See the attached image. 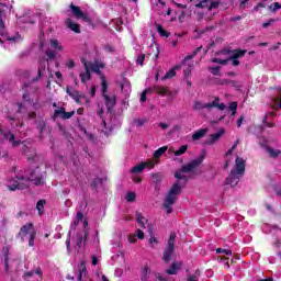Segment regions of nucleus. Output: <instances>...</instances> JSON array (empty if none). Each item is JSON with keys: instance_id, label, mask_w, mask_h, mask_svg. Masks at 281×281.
<instances>
[{"instance_id": "25", "label": "nucleus", "mask_w": 281, "mask_h": 281, "mask_svg": "<svg viewBox=\"0 0 281 281\" xmlns=\"http://www.w3.org/2000/svg\"><path fill=\"white\" fill-rule=\"evenodd\" d=\"M247 54V50H243L240 48H236L233 50L232 55L228 57L229 59H238L243 58Z\"/></svg>"}, {"instance_id": "46", "label": "nucleus", "mask_w": 281, "mask_h": 281, "mask_svg": "<svg viewBox=\"0 0 281 281\" xmlns=\"http://www.w3.org/2000/svg\"><path fill=\"white\" fill-rule=\"evenodd\" d=\"M144 60H146V54H140L136 59V65L144 67Z\"/></svg>"}, {"instance_id": "35", "label": "nucleus", "mask_w": 281, "mask_h": 281, "mask_svg": "<svg viewBox=\"0 0 281 281\" xmlns=\"http://www.w3.org/2000/svg\"><path fill=\"white\" fill-rule=\"evenodd\" d=\"M188 151V145H182L179 150L173 151L175 157H181V155H186Z\"/></svg>"}, {"instance_id": "42", "label": "nucleus", "mask_w": 281, "mask_h": 281, "mask_svg": "<svg viewBox=\"0 0 281 281\" xmlns=\"http://www.w3.org/2000/svg\"><path fill=\"white\" fill-rule=\"evenodd\" d=\"M232 87L236 89V91H240L243 89V83L240 81L231 80Z\"/></svg>"}, {"instance_id": "10", "label": "nucleus", "mask_w": 281, "mask_h": 281, "mask_svg": "<svg viewBox=\"0 0 281 281\" xmlns=\"http://www.w3.org/2000/svg\"><path fill=\"white\" fill-rule=\"evenodd\" d=\"M36 125L40 131V139H45V133L47 135L52 133V128L47 127V122H45V120L43 119L37 120Z\"/></svg>"}, {"instance_id": "48", "label": "nucleus", "mask_w": 281, "mask_h": 281, "mask_svg": "<svg viewBox=\"0 0 281 281\" xmlns=\"http://www.w3.org/2000/svg\"><path fill=\"white\" fill-rule=\"evenodd\" d=\"M46 56H47L48 60H54L56 58V52H54L52 49H47Z\"/></svg>"}, {"instance_id": "21", "label": "nucleus", "mask_w": 281, "mask_h": 281, "mask_svg": "<svg viewBox=\"0 0 281 281\" xmlns=\"http://www.w3.org/2000/svg\"><path fill=\"white\" fill-rule=\"evenodd\" d=\"M46 67L47 64H45V60H41L37 68V77L33 79L34 82H38V80L43 78V74H45Z\"/></svg>"}, {"instance_id": "43", "label": "nucleus", "mask_w": 281, "mask_h": 281, "mask_svg": "<svg viewBox=\"0 0 281 281\" xmlns=\"http://www.w3.org/2000/svg\"><path fill=\"white\" fill-rule=\"evenodd\" d=\"M125 199L127 203H133L135 199H137V195L135 194V192H127Z\"/></svg>"}, {"instance_id": "40", "label": "nucleus", "mask_w": 281, "mask_h": 281, "mask_svg": "<svg viewBox=\"0 0 281 281\" xmlns=\"http://www.w3.org/2000/svg\"><path fill=\"white\" fill-rule=\"evenodd\" d=\"M148 273H149L148 266H145L142 271L140 280L148 281Z\"/></svg>"}, {"instance_id": "24", "label": "nucleus", "mask_w": 281, "mask_h": 281, "mask_svg": "<svg viewBox=\"0 0 281 281\" xmlns=\"http://www.w3.org/2000/svg\"><path fill=\"white\" fill-rule=\"evenodd\" d=\"M109 93V82L106 81V77L101 76V95H108Z\"/></svg>"}, {"instance_id": "37", "label": "nucleus", "mask_w": 281, "mask_h": 281, "mask_svg": "<svg viewBox=\"0 0 281 281\" xmlns=\"http://www.w3.org/2000/svg\"><path fill=\"white\" fill-rule=\"evenodd\" d=\"M213 102H215L216 105H212V109L215 108V109H220V111H225V108H226L225 103H221V104L218 103L221 102V99L215 98Z\"/></svg>"}, {"instance_id": "6", "label": "nucleus", "mask_w": 281, "mask_h": 281, "mask_svg": "<svg viewBox=\"0 0 281 281\" xmlns=\"http://www.w3.org/2000/svg\"><path fill=\"white\" fill-rule=\"evenodd\" d=\"M69 9L71 10L72 16H75L77 20L85 21L86 23H91V18L87 13H83L82 9L80 7L70 3Z\"/></svg>"}, {"instance_id": "45", "label": "nucleus", "mask_w": 281, "mask_h": 281, "mask_svg": "<svg viewBox=\"0 0 281 281\" xmlns=\"http://www.w3.org/2000/svg\"><path fill=\"white\" fill-rule=\"evenodd\" d=\"M211 63H215L217 65H227V63H229V59L212 58Z\"/></svg>"}, {"instance_id": "38", "label": "nucleus", "mask_w": 281, "mask_h": 281, "mask_svg": "<svg viewBox=\"0 0 281 281\" xmlns=\"http://www.w3.org/2000/svg\"><path fill=\"white\" fill-rule=\"evenodd\" d=\"M154 91L156 93H159V95H166V93H168V89H166V87H160V86H156L154 88Z\"/></svg>"}, {"instance_id": "64", "label": "nucleus", "mask_w": 281, "mask_h": 281, "mask_svg": "<svg viewBox=\"0 0 281 281\" xmlns=\"http://www.w3.org/2000/svg\"><path fill=\"white\" fill-rule=\"evenodd\" d=\"M146 93H148L147 90L143 91L140 94V102H146L147 98H146Z\"/></svg>"}, {"instance_id": "62", "label": "nucleus", "mask_w": 281, "mask_h": 281, "mask_svg": "<svg viewBox=\"0 0 281 281\" xmlns=\"http://www.w3.org/2000/svg\"><path fill=\"white\" fill-rule=\"evenodd\" d=\"M272 23H276V20L270 19V20H268L267 22H265V23L262 24V27H269Z\"/></svg>"}, {"instance_id": "32", "label": "nucleus", "mask_w": 281, "mask_h": 281, "mask_svg": "<svg viewBox=\"0 0 281 281\" xmlns=\"http://www.w3.org/2000/svg\"><path fill=\"white\" fill-rule=\"evenodd\" d=\"M65 115V108H59L57 110L54 111V114H53V120H57V117H60V120H63Z\"/></svg>"}, {"instance_id": "7", "label": "nucleus", "mask_w": 281, "mask_h": 281, "mask_svg": "<svg viewBox=\"0 0 281 281\" xmlns=\"http://www.w3.org/2000/svg\"><path fill=\"white\" fill-rule=\"evenodd\" d=\"M220 5H223V1L201 0L198 4H195V8H207L209 12H212L213 10L218 9Z\"/></svg>"}, {"instance_id": "36", "label": "nucleus", "mask_w": 281, "mask_h": 281, "mask_svg": "<svg viewBox=\"0 0 281 281\" xmlns=\"http://www.w3.org/2000/svg\"><path fill=\"white\" fill-rule=\"evenodd\" d=\"M45 203H47L46 200H40L37 201V204H36V210L38 212V214H43V210H45Z\"/></svg>"}, {"instance_id": "19", "label": "nucleus", "mask_w": 281, "mask_h": 281, "mask_svg": "<svg viewBox=\"0 0 281 281\" xmlns=\"http://www.w3.org/2000/svg\"><path fill=\"white\" fill-rule=\"evenodd\" d=\"M22 150L24 155H26L29 161H34L36 159V150L34 148L27 147V145H24L22 147Z\"/></svg>"}, {"instance_id": "33", "label": "nucleus", "mask_w": 281, "mask_h": 281, "mask_svg": "<svg viewBox=\"0 0 281 281\" xmlns=\"http://www.w3.org/2000/svg\"><path fill=\"white\" fill-rule=\"evenodd\" d=\"M184 172L181 171V169H179L178 171L175 172L173 177L176 179H178L179 181H184L187 182L188 181V176L183 175Z\"/></svg>"}, {"instance_id": "34", "label": "nucleus", "mask_w": 281, "mask_h": 281, "mask_svg": "<svg viewBox=\"0 0 281 281\" xmlns=\"http://www.w3.org/2000/svg\"><path fill=\"white\" fill-rule=\"evenodd\" d=\"M166 150H168V146L159 147V148L154 153V159H159V157H161V155H164V153H166Z\"/></svg>"}, {"instance_id": "16", "label": "nucleus", "mask_w": 281, "mask_h": 281, "mask_svg": "<svg viewBox=\"0 0 281 281\" xmlns=\"http://www.w3.org/2000/svg\"><path fill=\"white\" fill-rule=\"evenodd\" d=\"M90 69L91 71H93V74H97V76H100V80H102V76H104V74H102V70L100 69H104V63L97 61L94 64H91Z\"/></svg>"}, {"instance_id": "63", "label": "nucleus", "mask_w": 281, "mask_h": 281, "mask_svg": "<svg viewBox=\"0 0 281 281\" xmlns=\"http://www.w3.org/2000/svg\"><path fill=\"white\" fill-rule=\"evenodd\" d=\"M280 8H281L280 2H274L273 8H272V12H278V10H280Z\"/></svg>"}, {"instance_id": "3", "label": "nucleus", "mask_w": 281, "mask_h": 281, "mask_svg": "<svg viewBox=\"0 0 281 281\" xmlns=\"http://www.w3.org/2000/svg\"><path fill=\"white\" fill-rule=\"evenodd\" d=\"M25 236H29V247H34V240H36V228H34V223L29 222L20 228L18 238L21 239V243H25Z\"/></svg>"}, {"instance_id": "2", "label": "nucleus", "mask_w": 281, "mask_h": 281, "mask_svg": "<svg viewBox=\"0 0 281 281\" xmlns=\"http://www.w3.org/2000/svg\"><path fill=\"white\" fill-rule=\"evenodd\" d=\"M182 190L181 181L178 180L172 184L162 203V207L167 210V214H172V205H175V201H177V196L178 194H181Z\"/></svg>"}, {"instance_id": "20", "label": "nucleus", "mask_w": 281, "mask_h": 281, "mask_svg": "<svg viewBox=\"0 0 281 281\" xmlns=\"http://www.w3.org/2000/svg\"><path fill=\"white\" fill-rule=\"evenodd\" d=\"M207 131H210V128H207V127L200 128V130L195 131L192 134V140L193 142H199V139H203V137H205V135H207Z\"/></svg>"}, {"instance_id": "60", "label": "nucleus", "mask_w": 281, "mask_h": 281, "mask_svg": "<svg viewBox=\"0 0 281 281\" xmlns=\"http://www.w3.org/2000/svg\"><path fill=\"white\" fill-rule=\"evenodd\" d=\"M127 239H128V243L131 244L137 243V237L135 235H128Z\"/></svg>"}, {"instance_id": "13", "label": "nucleus", "mask_w": 281, "mask_h": 281, "mask_svg": "<svg viewBox=\"0 0 281 281\" xmlns=\"http://www.w3.org/2000/svg\"><path fill=\"white\" fill-rule=\"evenodd\" d=\"M145 168H155V162L149 161V162H142L137 166H134L131 169L132 175H139L140 172H144Z\"/></svg>"}, {"instance_id": "49", "label": "nucleus", "mask_w": 281, "mask_h": 281, "mask_svg": "<svg viewBox=\"0 0 281 281\" xmlns=\"http://www.w3.org/2000/svg\"><path fill=\"white\" fill-rule=\"evenodd\" d=\"M144 124H146V119H136L134 120V125L137 126L138 128L144 126Z\"/></svg>"}, {"instance_id": "58", "label": "nucleus", "mask_w": 281, "mask_h": 281, "mask_svg": "<svg viewBox=\"0 0 281 281\" xmlns=\"http://www.w3.org/2000/svg\"><path fill=\"white\" fill-rule=\"evenodd\" d=\"M24 102H33L32 98H30V92H24L22 95Z\"/></svg>"}, {"instance_id": "26", "label": "nucleus", "mask_w": 281, "mask_h": 281, "mask_svg": "<svg viewBox=\"0 0 281 281\" xmlns=\"http://www.w3.org/2000/svg\"><path fill=\"white\" fill-rule=\"evenodd\" d=\"M177 69H179L178 66L171 68L169 71L166 72L165 76L161 77L162 81L169 80L170 78H175L177 76Z\"/></svg>"}, {"instance_id": "53", "label": "nucleus", "mask_w": 281, "mask_h": 281, "mask_svg": "<svg viewBox=\"0 0 281 281\" xmlns=\"http://www.w3.org/2000/svg\"><path fill=\"white\" fill-rule=\"evenodd\" d=\"M76 245L78 249H82V235L80 234L77 235Z\"/></svg>"}, {"instance_id": "52", "label": "nucleus", "mask_w": 281, "mask_h": 281, "mask_svg": "<svg viewBox=\"0 0 281 281\" xmlns=\"http://www.w3.org/2000/svg\"><path fill=\"white\" fill-rule=\"evenodd\" d=\"M83 273H87V265L85 263V261H81L79 268V276H82Z\"/></svg>"}, {"instance_id": "55", "label": "nucleus", "mask_w": 281, "mask_h": 281, "mask_svg": "<svg viewBox=\"0 0 281 281\" xmlns=\"http://www.w3.org/2000/svg\"><path fill=\"white\" fill-rule=\"evenodd\" d=\"M98 183L102 184V178H95V179L91 182V188H93V189L98 188Z\"/></svg>"}, {"instance_id": "51", "label": "nucleus", "mask_w": 281, "mask_h": 281, "mask_svg": "<svg viewBox=\"0 0 281 281\" xmlns=\"http://www.w3.org/2000/svg\"><path fill=\"white\" fill-rule=\"evenodd\" d=\"M216 254H225L226 256H232V250L229 249H223V248H216Z\"/></svg>"}, {"instance_id": "50", "label": "nucleus", "mask_w": 281, "mask_h": 281, "mask_svg": "<svg viewBox=\"0 0 281 281\" xmlns=\"http://www.w3.org/2000/svg\"><path fill=\"white\" fill-rule=\"evenodd\" d=\"M151 179H154V183H161V175L160 173H151Z\"/></svg>"}, {"instance_id": "31", "label": "nucleus", "mask_w": 281, "mask_h": 281, "mask_svg": "<svg viewBox=\"0 0 281 281\" xmlns=\"http://www.w3.org/2000/svg\"><path fill=\"white\" fill-rule=\"evenodd\" d=\"M177 271H179V265L172 262L170 268L166 270V273H168V276H177Z\"/></svg>"}, {"instance_id": "56", "label": "nucleus", "mask_w": 281, "mask_h": 281, "mask_svg": "<svg viewBox=\"0 0 281 281\" xmlns=\"http://www.w3.org/2000/svg\"><path fill=\"white\" fill-rule=\"evenodd\" d=\"M66 67L68 69H74V67H76V63L74 61V59H69L68 61H66Z\"/></svg>"}, {"instance_id": "61", "label": "nucleus", "mask_w": 281, "mask_h": 281, "mask_svg": "<svg viewBox=\"0 0 281 281\" xmlns=\"http://www.w3.org/2000/svg\"><path fill=\"white\" fill-rule=\"evenodd\" d=\"M136 236L139 240H144V231L137 229L136 231Z\"/></svg>"}, {"instance_id": "27", "label": "nucleus", "mask_w": 281, "mask_h": 281, "mask_svg": "<svg viewBox=\"0 0 281 281\" xmlns=\"http://www.w3.org/2000/svg\"><path fill=\"white\" fill-rule=\"evenodd\" d=\"M80 221H82L83 227H87L89 225V221H87V218H85V214H82V212L79 211V212H77L75 223L78 224V223H80Z\"/></svg>"}, {"instance_id": "17", "label": "nucleus", "mask_w": 281, "mask_h": 281, "mask_svg": "<svg viewBox=\"0 0 281 281\" xmlns=\"http://www.w3.org/2000/svg\"><path fill=\"white\" fill-rule=\"evenodd\" d=\"M212 106H216V102L203 103L201 101H195L193 104V111H203V109H212Z\"/></svg>"}, {"instance_id": "29", "label": "nucleus", "mask_w": 281, "mask_h": 281, "mask_svg": "<svg viewBox=\"0 0 281 281\" xmlns=\"http://www.w3.org/2000/svg\"><path fill=\"white\" fill-rule=\"evenodd\" d=\"M4 251V270L9 271L10 270V257L8 256V254H10V250L8 249V247L3 248Z\"/></svg>"}, {"instance_id": "12", "label": "nucleus", "mask_w": 281, "mask_h": 281, "mask_svg": "<svg viewBox=\"0 0 281 281\" xmlns=\"http://www.w3.org/2000/svg\"><path fill=\"white\" fill-rule=\"evenodd\" d=\"M103 99L108 109V113H113V109L115 108V104H117V99L115 95L104 94Z\"/></svg>"}, {"instance_id": "9", "label": "nucleus", "mask_w": 281, "mask_h": 281, "mask_svg": "<svg viewBox=\"0 0 281 281\" xmlns=\"http://www.w3.org/2000/svg\"><path fill=\"white\" fill-rule=\"evenodd\" d=\"M239 181H240V175H238L236 170L232 169L231 173L225 179V186H229L231 188H236Z\"/></svg>"}, {"instance_id": "41", "label": "nucleus", "mask_w": 281, "mask_h": 281, "mask_svg": "<svg viewBox=\"0 0 281 281\" xmlns=\"http://www.w3.org/2000/svg\"><path fill=\"white\" fill-rule=\"evenodd\" d=\"M136 221L138 222L140 227H146V225L144 224V215L139 213V211H136Z\"/></svg>"}, {"instance_id": "59", "label": "nucleus", "mask_w": 281, "mask_h": 281, "mask_svg": "<svg viewBox=\"0 0 281 281\" xmlns=\"http://www.w3.org/2000/svg\"><path fill=\"white\" fill-rule=\"evenodd\" d=\"M232 82V79H220V81L217 82V85H229Z\"/></svg>"}, {"instance_id": "57", "label": "nucleus", "mask_w": 281, "mask_h": 281, "mask_svg": "<svg viewBox=\"0 0 281 281\" xmlns=\"http://www.w3.org/2000/svg\"><path fill=\"white\" fill-rule=\"evenodd\" d=\"M104 50L109 52L110 54H113V52H115V48L113 46H111L110 44L104 45Z\"/></svg>"}, {"instance_id": "54", "label": "nucleus", "mask_w": 281, "mask_h": 281, "mask_svg": "<svg viewBox=\"0 0 281 281\" xmlns=\"http://www.w3.org/2000/svg\"><path fill=\"white\" fill-rule=\"evenodd\" d=\"M66 248H67V251H71V234H68L67 236Z\"/></svg>"}, {"instance_id": "23", "label": "nucleus", "mask_w": 281, "mask_h": 281, "mask_svg": "<svg viewBox=\"0 0 281 281\" xmlns=\"http://www.w3.org/2000/svg\"><path fill=\"white\" fill-rule=\"evenodd\" d=\"M266 153H268L270 159H278L281 155V150L280 149H274L271 146H267L266 147Z\"/></svg>"}, {"instance_id": "1", "label": "nucleus", "mask_w": 281, "mask_h": 281, "mask_svg": "<svg viewBox=\"0 0 281 281\" xmlns=\"http://www.w3.org/2000/svg\"><path fill=\"white\" fill-rule=\"evenodd\" d=\"M16 179L13 184L9 186L10 192L25 190L30 186V181L33 186H45V172L41 170V167L25 171L24 175H18Z\"/></svg>"}, {"instance_id": "15", "label": "nucleus", "mask_w": 281, "mask_h": 281, "mask_svg": "<svg viewBox=\"0 0 281 281\" xmlns=\"http://www.w3.org/2000/svg\"><path fill=\"white\" fill-rule=\"evenodd\" d=\"M223 135H225V130L221 128L217 133L211 134L209 139L205 142V144L207 146H212V144H214L215 142H218V139L222 138Z\"/></svg>"}, {"instance_id": "11", "label": "nucleus", "mask_w": 281, "mask_h": 281, "mask_svg": "<svg viewBox=\"0 0 281 281\" xmlns=\"http://www.w3.org/2000/svg\"><path fill=\"white\" fill-rule=\"evenodd\" d=\"M0 135H3V137L9 140V144L13 146V148H16V146H21V140H16V137L12 132H3V130L0 127Z\"/></svg>"}, {"instance_id": "47", "label": "nucleus", "mask_w": 281, "mask_h": 281, "mask_svg": "<svg viewBox=\"0 0 281 281\" xmlns=\"http://www.w3.org/2000/svg\"><path fill=\"white\" fill-rule=\"evenodd\" d=\"M74 115H76L75 111H71V112L64 111V116H61V120H71Z\"/></svg>"}, {"instance_id": "18", "label": "nucleus", "mask_w": 281, "mask_h": 281, "mask_svg": "<svg viewBox=\"0 0 281 281\" xmlns=\"http://www.w3.org/2000/svg\"><path fill=\"white\" fill-rule=\"evenodd\" d=\"M66 27H68V30H71V32H75V34H80V24L74 22V20H71V18H68L65 22Z\"/></svg>"}, {"instance_id": "28", "label": "nucleus", "mask_w": 281, "mask_h": 281, "mask_svg": "<svg viewBox=\"0 0 281 281\" xmlns=\"http://www.w3.org/2000/svg\"><path fill=\"white\" fill-rule=\"evenodd\" d=\"M50 47L56 52H63V44L58 40H49Z\"/></svg>"}, {"instance_id": "14", "label": "nucleus", "mask_w": 281, "mask_h": 281, "mask_svg": "<svg viewBox=\"0 0 281 281\" xmlns=\"http://www.w3.org/2000/svg\"><path fill=\"white\" fill-rule=\"evenodd\" d=\"M235 172L243 177L245 175V159L237 157L235 160Z\"/></svg>"}, {"instance_id": "44", "label": "nucleus", "mask_w": 281, "mask_h": 281, "mask_svg": "<svg viewBox=\"0 0 281 281\" xmlns=\"http://www.w3.org/2000/svg\"><path fill=\"white\" fill-rule=\"evenodd\" d=\"M229 111H232V115H236V111L238 109V103L236 101H233L228 105Z\"/></svg>"}, {"instance_id": "4", "label": "nucleus", "mask_w": 281, "mask_h": 281, "mask_svg": "<svg viewBox=\"0 0 281 281\" xmlns=\"http://www.w3.org/2000/svg\"><path fill=\"white\" fill-rule=\"evenodd\" d=\"M177 238L176 233H171L168 239V248L162 252V260L166 262V265L170 263V260H172V255L175 254V239Z\"/></svg>"}, {"instance_id": "8", "label": "nucleus", "mask_w": 281, "mask_h": 281, "mask_svg": "<svg viewBox=\"0 0 281 281\" xmlns=\"http://www.w3.org/2000/svg\"><path fill=\"white\" fill-rule=\"evenodd\" d=\"M66 93L70 95V98H72V100H75L77 104H82V101L86 102V104H89V98H87V95H85L80 91L75 90L71 92L69 89H67Z\"/></svg>"}, {"instance_id": "5", "label": "nucleus", "mask_w": 281, "mask_h": 281, "mask_svg": "<svg viewBox=\"0 0 281 281\" xmlns=\"http://www.w3.org/2000/svg\"><path fill=\"white\" fill-rule=\"evenodd\" d=\"M204 160H205V153L200 155L198 158L191 160L187 165H183L181 167V172H184L186 175L194 172V170H196L199 166L203 164Z\"/></svg>"}, {"instance_id": "39", "label": "nucleus", "mask_w": 281, "mask_h": 281, "mask_svg": "<svg viewBox=\"0 0 281 281\" xmlns=\"http://www.w3.org/2000/svg\"><path fill=\"white\" fill-rule=\"evenodd\" d=\"M209 71L213 76H221V66L209 67Z\"/></svg>"}, {"instance_id": "30", "label": "nucleus", "mask_w": 281, "mask_h": 281, "mask_svg": "<svg viewBox=\"0 0 281 281\" xmlns=\"http://www.w3.org/2000/svg\"><path fill=\"white\" fill-rule=\"evenodd\" d=\"M156 30L160 36L168 38L170 36V33L161 26V24H156Z\"/></svg>"}, {"instance_id": "22", "label": "nucleus", "mask_w": 281, "mask_h": 281, "mask_svg": "<svg viewBox=\"0 0 281 281\" xmlns=\"http://www.w3.org/2000/svg\"><path fill=\"white\" fill-rule=\"evenodd\" d=\"M85 67H86V71L80 72L79 75V78H81L82 85H87V82L91 80V70H89V66H87V64H85Z\"/></svg>"}]
</instances>
